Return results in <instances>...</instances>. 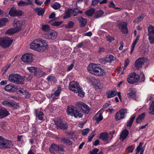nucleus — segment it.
Returning a JSON list of instances; mask_svg holds the SVG:
<instances>
[{
	"label": "nucleus",
	"mask_w": 154,
	"mask_h": 154,
	"mask_svg": "<svg viewBox=\"0 0 154 154\" xmlns=\"http://www.w3.org/2000/svg\"><path fill=\"white\" fill-rule=\"evenodd\" d=\"M48 46L45 40L42 39H38L32 42L30 48L39 52H43L46 49Z\"/></svg>",
	"instance_id": "obj_1"
},
{
	"label": "nucleus",
	"mask_w": 154,
	"mask_h": 154,
	"mask_svg": "<svg viewBox=\"0 0 154 154\" xmlns=\"http://www.w3.org/2000/svg\"><path fill=\"white\" fill-rule=\"evenodd\" d=\"M87 69L90 73L95 75L102 76L105 74L104 70L99 64L91 63L88 65Z\"/></svg>",
	"instance_id": "obj_2"
},
{
	"label": "nucleus",
	"mask_w": 154,
	"mask_h": 154,
	"mask_svg": "<svg viewBox=\"0 0 154 154\" xmlns=\"http://www.w3.org/2000/svg\"><path fill=\"white\" fill-rule=\"evenodd\" d=\"M69 88L72 91L75 93H78L79 96L81 97L84 96L85 93L78 82L75 81L71 82L69 84Z\"/></svg>",
	"instance_id": "obj_3"
},
{
	"label": "nucleus",
	"mask_w": 154,
	"mask_h": 154,
	"mask_svg": "<svg viewBox=\"0 0 154 154\" xmlns=\"http://www.w3.org/2000/svg\"><path fill=\"white\" fill-rule=\"evenodd\" d=\"M67 113L75 118H82L83 115L76 107L71 105L69 106L67 109Z\"/></svg>",
	"instance_id": "obj_4"
},
{
	"label": "nucleus",
	"mask_w": 154,
	"mask_h": 154,
	"mask_svg": "<svg viewBox=\"0 0 154 154\" xmlns=\"http://www.w3.org/2000/svg\"><path fill=\"white\" fill-rule=\"evenodd\" d=\"M13 146L12 141L8 140L2 136H0V149L11 148Z\"/></svg>",
	"instance_id": "obj_5"
},
{
	"label": "nucleus",
	"mask_w": 154,
	"mask_h": 154,
	"mask_svg": "<svg viewBox=\"0 0 154 154\" xmlns=\"http://www.w3.org/2000/svg\"><path fill=\"white\" fill-rule=\"evenodd\" d=\"M13 42V40L8 37L0 38V45L4 48L9 47Z\"/></svg>",
	"instance_id": "obj_6"
},
{
	"label": "nucleus",
	"mask_w": 154,
	"mask_h": 154,
	"mask_svg": "<svg viewBox=\"0 0 154 154\" xmlns=\"http://www.w3.org/2000/svg\"><path fill=\"white\" fill-rule=\"evenodd\" d=\"M140 77L139 75L135 72L131 73L128 75L127 81L130 84H133L139 81Z\"/></svg>",
	"instance_id": "obj_7"
},
{
	"label": "nucleus",
	"mask_w": 154,
	"mask_h": 154,
	"mask_svg": "<svg viewBox=\"0 0 154 154\" xmlns=\"http://www.w3.org/2000/svg\"><path fill=\"white\" fill-rule=\"evenodd\" d=\"M148 39L151 44H154V26L149 25L147 27Z\"/></svg>",
	"instance_id": "obj_8"
},
{
	"label": "nucleus",
	"mask_w": 154,
	"mask_h": 154,
	"mask_svg": "<svg viewBox=\"0 0 154 154\" xmlns=\"http://www.w3.org/2000/svg\"><path fill=\"white\" fill-rule=\"evenodd\" d=\"M127 113V110L126 109H122L116 113L115 116L116 120L118 121L125 118Z\"/></svg>",
	"instance_id": "obj_9"
},
{
	"label": "nucleus",
	"mask_w": 154,
	"mask_h": 154,
	"mask_svg": "<svg viewBox=\"0 0 154 154\" xmlns=\"http://www.w3.org/2000/svg\"><path fill=\"white\" fill-rule=\"evenodd\" d=\"M75 105L85 113L87 114L90 111L89 107L85 103L77 102L76 103Z\"/></svg>",
	"instance_id": "obj_10"
},
{
	"label": "nucleus",
	"mask_w": 154,
	"mask_h": 154,
	"mask_svg": "<svg viewBox=\"0 0 154 154\" xmlns=\"http://www.w3.org/2000/svg\"><path fill=\"white\" fill-rule=\"evenodd\" d=\"M11 8L9 11V14L11 16H21L23 12L21 11L17 10L13 6L10 7Z\"/></svg>",
	"instance_id": "obj_11"
},
{
	"label": "nucleus",
	"mask_w": 154,
	"mask_h": 154,
	"mask_svg": "<svg viewBox=\"0 0 154 154\" xmlns=\"http://www.w3.org/2000/svg\"><path fill=\"white\" fill-rule=\"evenodd\" d=\"M32 55L31 54H25L22 56L21 59L24 63H29L32 61Z\"/></svg>",
	"instance_id": "obj_12"
},
{
	"label": "nucleus",
	"mask_w": 154,
	"mask_h": 154,
	"mask_svg": "<svg viewBox=\"0 0 154 154\" xmlns=\"http://www.w3.org/2000/svg\"><path fill=\"white\" fill-rule=\"evenodd\" d=\"M127 26V23L125 22H120L118 24V27L124 34H126L128 32Z\"/></svg>",
	"instance_id": "obj_13"
},
{
	"label": "nucleus",
	"mask_w": 154,
	"mask_h": 154,
	"mask_svg": "<svg viewBox=\"0 0 154 154\" xmlns=\"http://www.w3.org/2000/svg\"><path fill=\"white\" fill-rule=\"evenodd\" d=\"M55 125H56L58 129L66 130L67 129L68 125L66 123H63L60 120L57 121H54Z\"/></svg>",
	"instance_id": "obj_14"
},
{
	"label": "nucleus",
	"mask_w": 154,
	"mask_h": 154,
	"mask_svg": "<svg viewBox=\"0 0 154 154\" xmlns=\"http://www.w3.org/2000/svg\"><path fill=\"white\" fill-rule=\"evenodd\" d=\"M18 89V87L12 84L7 85L4 88L5 91L9 92H14L16 91Z\"/></svg>",
	"instance_id": "obj_15"
},
{
	"label": "nucleus",
	"mask_w": 154,
	"mask_h": 154,
	"mask_svg": "<svg viewBox=\"0 0 154 154\" xmlns=\"http://www.w3.org/2000/svg\"><path fill=\"white\" fill-rule=\"evenodd\" d=\"M144 58L143 57H139L135 61L134 66L138 70L142 67V66L144 62Z\"/></svg>",
	"instance_id": "obj_16"
},
{
	"label": "nucleus",
	"mask_w": 154,
	"mask_h": 154,
	"mask_svg": "<svg viewBox=\"0 0 154 154\" xmlns=\"http://www.w3.org/2000/svg\"><path fill=\"white\" fill-rule=\"evenodd\" d=\"M117 93L119 99L121 100V93L120 92H118L117 93V91H109L106 94L107 95V97L109 98L114 97L116 95Z\"/></svg>",
	"instance_id": "obj_17"
},
{
	"label": "nucleus",
	"mask_w": 154,
	"mask_h": 154,
	"mask_svg": "<svg viewBox=\"0 0 154 154\" xmlns=\"http://www.w3.org/2000/svg\"><path fill=\"white\" fill-rule=\"evenodd\" d=\"M23 23L20 20H15L13 24L14 28L18 31L21 29Z\"/></svg>",
	"instance_id": "obj_18"
},
{
	"label": "nucleus",
	"mask_w": 154,
	"mask_h": 154,
	"mask_svg": "<svg viewBox=\"0 0 154 154\" xmlns=\"http://www.w3.org/2000/svg\"><path fill=\"white\" fill-rule=\"evenodd\" d=\"M9 114L8 112L5 108H0V119L3 118Z\"/></svg>",
	"instance_id": "obj_19"
},
{
	"label": "nucleus",
	"mask_w": 154,
	"mask_h": 154,
	"mask_svg": "<svg viewBox=\"0 0 154 154\" xmlns=\"http://www.w3.org/2000/svg\"><path fill=\"white\" fill-rule=\"evenodd\" d=\"M78 20L79 23V26L81 27H85L87 23V19L84 18L82 17L78 18Z\"/></svg>",
	"instance_id": "obj_20"
},
{
	"label": "nucleus",
	"mask_w": 154,
	"mask_h": 154,
	"mask_svg": "<svg viewBox=\"0 0 154 154\" xmlns=\"http://www.w3.org/2000/svg\"><path fill=\"white\" fill-rule=\"evenodd\" d=\"M129 133L128 131L126 129L123 130L120 135V140L121 141L124 140L128 136Z\"/></svg>",
	"instance_id": "obj_21"
},
{
	"label": "nucleus",
	"mask_w": 154,
	"mask_h": 154,
	"mask_svg": "<svg viewBox=\"0 0 154 154\" xmlns=\"http://www.w3.org/2000/svg\"><path fill=\"white\" fill-rule=\"evenodd\" d=\"M14 74H12L9 75L8 79L9 81L11 82H14L15 83H21L22 82V81H19L16 80Z\"/></svg>",
	"instance_id": "obj_22"
},
{
	"label": "nucleus",
	"mask_w": 154,
	"mask_h": 154,
	"mask_svg": "<svg viewBox=\"0 0 154 154\" xmlns=\"http://www.w3.org/2000/svg\"><path fill=\"white\" fill-rule=\"evenodd\" d=\"M48 33H49L50 39H54L56 38L57 33L55 31L51 30L50 32H48Z\"/></svg>",
	"instance_id": "obj_23"
},
{
	"label": "nucleus",
	"mask_w": 154,
	"mask_h": 154,
	"mask_svg": "<svg viewBox=\"0 0 154 154\" xmlns=\"http://www.w3.org/2000/svg\"><path fill=\"white\" fill-rule=\"evenodd\" d=\"M99 138L103 141H106L109 138L108 134L106 132L101 133Z\"/></svg>",
	"instance_id": "obj_24"
},
{
	"label": "nucleus",
	"mask_w": 154,
	"mask_h": 154,
	"mask_svg": "<svg viewBox=\"0 0 154 154\" xmlns=\"http://www.w3.org/2000/svg\"><path fill=\"white\" fill-rule=\"evenodd\" d=\"M8 106L13 107L14 109H17L19 107V104L18 103H14V102L9 101Z\"/></svg>",
	"instance_id": "obj_25"
},
{
	"label": "nucleus",
	"mask_w": 154,
	"mask_h": 154,
	"mask_svg": "<svg viewBox=\"0 0 154 154\" xmlns=\"http://www.w3.org/2000/svg\"><path fill=\"white\" fill-rule=\"evenodd\" d=\"M16 80L18 81H22V82L21 83H17V84H23L24 83V79L23 76H21L18 74H14Z\"/></svg>",
	"instance_id": "obj_26"
},
{
	"label": "nucleus",
	"mask_w": 154,
	"mask_h": 154,
	"mask_svg": "<svg viewBox=\"0 0 154 154\" xmlns=\"http://www.w3.org/2000/svg\"><path fill=\"white\" fill-rule=\"evenodd\" d=\"M135 118V116L133 115L131 117L130 119L127 122L126 125L128 127H131L132 126L133 121Z\"/></svg>",
	"instance_id": "obj_27"
},
{
	"label": "nucleus",
	"mask_w": 154,
	"mask_h": 154,
	"mask_svg": "<svg viewBox=\"0 0 154 154\" xmlns=\"http://www.w3.org/2000/svg\"><path fill=\"white\" fill-rule=\"evenodd\" d=\"M35 10L38 16L43 15L45 12L44 10L42 8H37L35 9Z\"/></svg>",
	"instance_id": "obj_28"
},
{
	"label": "nucleus",
	"mask_w": 154,
	"mask_h": 154,
	"mask_svg": "<svg viewBox=\"0 0 154 154\" xmlns=\"http://www.w3.org/2000/svg\"><path fill=\"white\" fill-rule=\"evenodd\" d=\"M145 116V113L144 112L139 115L137 118L136 119V122L137 123H140L141 121L143 120Z\"/></svg>",
	"instance_id": "obj_29"
},
{
	"label": "nucleus",
	"mask_w": 154,
	"mask_h": 154,
	"mask_svg": "<svg viewBox=\"0 0 154 154\" xmlns=\"http://www.w3.org/2000/svg\"><path fill=\"white\" fill-rule=\"evenodd\" d=\"M41 29L43 31L48 33L51 30V29H50V26L48 24L42 25Z\"/></svg>",
	"instance_id": "obj_30"
},
{
	"label": "nucleus",
	"mask_w": 154,
	"mask_h": 154,
	"mask_svg": "<svg viewBox=\"0 0 154 154\" xmlns=\"http://www.w3.org/2000/svg\"><path fill=\"white\" fill-rule=\"evenodd\" d=\"M61 88L60 87H58L57 89L55 91L54 94H52L51 95V97L54 98L55 96L57 97L59 96L61 91Z\"/></svg>",
	"instance_id": "obj_31"
},
{
	"label": "nucleus",
	"mask_w": 154,
	"mask_h": 154,
	"mask_svg": "<svg viewBox=\"0 0 154 154\" xmlns=\"http://www.w3.org/2000/svg\"><path fill=\"white\" fill-rule=\"evenodd\" d=\"M72 12V9H68L65 13L64 16L63 17V19L69 18L70 17V14Z\"/></svg>",
	"instance_id": "obj_32"
},
{
	"label": "nucleus",
	"mask_w": 154,
	"mask_h": 154,
	"mask_svg": "<svg viewBox=\"0 0 154 154\" xmlns=\"http://www.w3.org/2000/svg\"><path fill=\"white\" fill-rule=\"evenodd\" d=\"M95 10L94 8H91L85 12V14L88 16H91L94 13Z\"/></svg>",
	"instance_id": "obj_33"
},
{
	"label": "nucleus",
	"mask_w": 154,
	"mask_h": 154,
	"mask_svg": "<svg viewBox=\"0 0 154 154\" xmlns=\"http://www.w3.org/2000/svg\"><path fill=\"white\" fill-rule=\"evenodd\" d=\"M127 95L128 96L133 98V99H135L136 94L134 91H133L131 89L129 90V92L128 93Z\"/></svg>",
	"instance_id": "obj_34"
},
{
	"label": "nucleus",
	"mask_w": 154,
	"mask_h": 154,
	"mask_svg": "<svg viewBox=\"0 0 154 154\" xmlns=\"http://www.w3.org/2000/svg\"><path fill=\"white\" fill-rule=\"evenodd\" d=\"M149 113L151 115H154V101L151 104L149 109Z\"/></svg>",
	"instance_id": "obj_35"
},
{
	"label": "nucleus",
	"mask_w": 154,
	"mask_h": 154,
	"mask_svg": "<svg viewBox=\"0 0 154 154\" xmlns=\"http://www.w3.org/2000/svg\"><path fill=\"white\" fill-rule=\"evenodd\" d=\"M104 14L103 12L101 10H99L97 11L95 14V17L97 18L102 17Z\"/></svg>",
	"instance_id": "obj_36"
},
{
	"label": "nucleus",
	"mask_w": 154,
	"mask_h": 154,
	"mask_svg": "<svg viewBox=\"0 0 154 154\" xmlns=\"http://www.w3.org/2000/svg\"><path fill=\"white\" fill-rule=\"evenodd\" d=\"M17 31L14 28L8 29L6 32L7 34L12 35L17 32Z\"/></svg>",
	"instance_id": "obj_37"
},
{
	"label": "nucleus",
	"mask_w": 154,
	"mask_h": 154,
	"mask_svg": "<svg viewBox=\"0 0 154 154\" xmlns=\"http://www.w3.org/2000/svg\"><path fill=\"white\" fill-rule=\"evenodd\" d=\"M8 20L6 18L0 19V27L5 25L7 22Z\"/></svg>",
	"instance_id": "obj_38"
},
{
	"label": "nucleus",
	"mask_w": 154,
	"mask_h": 154,
	"mask_svg": "<svg viewBox=\"0 0 154 154\" xmlns=\"http://www.w3.org/2000/svg\"><path fill=\"white\" fill-rule=\"evenodd\" d=\"M30 3H26V2L21 0L18 2V5L20 6H23L29 5V4H30Z\"/></svg>",
	"instance_id": "obj_39"
},
{
	"label": "nucleus",
	"mask_w": 154,
	"mask_h": 154,
	"mask_svg": "<svg viewBox=\"0 0 154 154\" xmlns=\"http://www.w3.org/2000/svg\"><path fill=\"white\" fill-rule=\"evenodd\" d=\"M74 25V23L72 21L69 22L67 24H65L64 26L66 28H72Z\"/></svg>",
	"instance_id": "obj_40"
},
{
	"label": "nucleus",
	"mask_w": 154,
	"mask_h": 154,
	"mask_svg": "<svg viewBox=\"0 0 154 154\" xmlns=\"http://www.w3.org/2000/svg\"><path fill=\"white\" fill-rule=\"evenodd\" d=\"M52 7L55 10H58L60 8V5L58 3L55 2L52 5Z\"/></svg>",
	"instance_id": "obj_41"
},
{
	"label": "nucleus",
	"mask_w": 154,
	"mask_h": 154,
	"mask_svg": "<svg viewBox=\"0 0 154 154\" xmlns=\"http://www.w3.org/2000/svg\"><path fill=\"white\" fill-rule=\"evenodd\" d=\"M144 18V17L143 15H140L139 17H137L136 19H135L134 21V22L135 23H137L142 21L143 19Z\"/></svg>",
	"instance_id": "obj_42"
},
{
	"label": "nucleus",
	"mask_w": 154,
	"mask_h": 154,
	"mask_svg": "<svg viewBox=\"0 0 154 154\" xmlns=\"http://www.w3.org/2000/svg\"><path fill=\"white\" fill-rule=\"evenodd\" d=\"M42 71L38 68H36L34 74L38 76H41L42 75Z\"/></svg>",
	"instance_id": "obj_43"
},
{
	"label": "nucleus",
	"mask_w": 154,
	"mask_h": 154,
	"mask_svg": "<svg viewBox=\"0 0 154 154\" xmlns=\"http://www.w3.org/2000/svg\"><path fill=\"white\" fill-rule=\"evenodd\" d=\"M115 57L111 55H109V57L106 58V61L107 62H110L112 61L115 60Z\"/></svg>",
	"instance_id": "obj_44"
},
{
	"label": "nucleus",
	"mask_w": 154,
	"mask_h": 154,
	"mask_svg": "<svg viewBox=\"0 0 154 154\" xmlns=\"http://www.w3.org/2000/svg\"><path fill=\"white\" fill-rule=\"evenodd\" d=\"M59 146V145L57 144H52L50 148V151L51 152V149H52L56 151H57L58 147Z\"/></svg>",
	"instance_id": "obj_45"
},
{
	"label": "nucleus",
	"mask_w": 154,
	"mask_h": 154,
	"mask_svg": "<svg viewBox=\"0 0 154 154\" xmlns=\"http://www.w3.org/2000/svg\"><path fill=\"white\" fill-rule=\"evenodd\" d=\"M99 114V116L96 118V122L97 124L99 123V122L101 121L103 119V116L101 113H99L97 115Z\"/></svg>",
	"instance_id": "obj_46"
},
{
	"label": "nucleus",
	"mask_w": 154,
	"mask_h": 154,
	"mask_svg": "<svg viewBox=\"0 0 154 154\" xmlns=\"http://www.w3.org/2000/svg\"><path fill=\"white\" fill-rule=\"evenodd\" d=\"M95 133L94 131H93L92 133H91V134L90 136H89L88 137V141L89 142H91L92 138L94 137L95 136Z\"/></svg>",
	"instance_id": "obj_47"
},
{
	"label": "nucleus",
	"mask_w": 154,
	"mask_h": 154,
	"mask_svg": "<svg viewBox=\"0 0 154 154\" xmlns=\"http://www.w3.org/2000/svg\"><path fill=\"white\" fill-rule=\"evenodd\" d=\"M61 140L64 143H66L67 144L70 145L72 144L71 142L69 140L65 138H62Z\"/></svg>",
	"instance_id": "obj_48"
},
{
	"label": "nucleus",
	"mask_w": 154,
	"mask_h": 154,
	"mask_svg": "<svg viewBox=\"0 0 154 154\" xmlns=\"http://www.w3.org/2000/svg\"><path fill=\"white\" fill-rule=\"evenodd\" d=\"M143 144V143L140 142V143L139 145L137 147V151L136 152H137V153L138 154L140 150L142 151L143 150H144L142 148V146Z\"/></svg>",
	"instance_id": "obj_49"
},
{
	"label": "nucleus",
	"mask_w": 154,
	"mask_h": 154,
	"mask_svg": "<svg viewBox=\"0 0 154 154\" xmlns=\"http://www.w3.org/2000/svg\"><path fill=\"white\" fill-rule=\"evenodd\" d=\"M139 37H140V35H139L137 36V37L135 39L134 41L133 42L132 44V45L131 46V48H134V47H135L137 43V42L139 39Z\"/></svg>",
	"instance_id": "obj_50"
},
{
	"label": "nucleus",
	"mask_w": 154,
	"mask_h": 154,
	"mask_svg": "<svg viewBox=\"0 0 154 154\" xmlns=\"http://www.w3.org/2000/svg\"><path fill=\"white\" fill-rule=\"evenodd\" d=\"M139 37H140V35H139L137 36V37L135 39L134 41L133 42L132 44V45L131 46V48H134V47H135L137 43V42L139 39Z\"/></svg>",
	"instance_id": "obj_51"
},
{
	"label": "nucleus",
	"mask_w": 154,
	"mask_h": 154,
	"mask_svg": "<svg viewBox=\"0 0 154 154\" xmlns=\"http://www.w3.org/2000/svg\"><path fill=\"white\" fill-rule=\"evenodd\" d=\"M90 129L88 128H87L84 129L82 131V134L83 136L86 135L89 132Z\"/></svg>",
	"instance_id": "obj_52"
},
{
	"label": "nucleus",
	"mask_w": 154,
	"mask_h": 154,
	"mask_svg": "<svg viewBox=\"0 0 154 154\" xmlns=\"http://www.w3.org/2000/svg\"><path fill=\"white\" fill-rule=\"evenodd\" d=\"M36 69V68L35 67L32 66L28 67L27 68V69L29 70L30 72L32 73L33 72L34 74L35 72Z\"/></svg>",
	"instance_id": "obj_53"
},
{
	"label": "nucleus",
	"mask_w": 154,
	"mask_h": 154,
	"mask_svg": "<svg viewBox=\"0 0 154 154\" xmlns=\"http://www.w3.org/2000/svg\"><path fill=\"white\" fill-rule=\"evenodd\" d=\"M62 23V21H55L52 23V25L53 26H57L60 25Z\"/></svg>",
	"instance_id": "obj_54"
},
{
	"label": "nucleus",
	"mask_w": 154,
	"mask_h": 154,
	"mask_svg": "<svg viewBox=\"0 0 154 154\" xmlns=\"http://www.w3.org/2000/svg\"><path fill=\"white\" fill-rule=\"evenodd\" d=\"M22 89L24 91V95H26L25 97L26 98H29L30 95L29 91L26 90H25L24 88H22Z\"/></svg>",
	"instance_id": "obj_55"
},
{
	"label": "nucleus",
	"mask_w": 154,
	"mask_h": 154,
	"mask_svg": "<svg viewBox=\"0 0 154 154\" xmlns=\"http://www.w3.org/2000/svg\"><path fill=\"white\" fill-rule=\"evenodd\" d=\"M99 149L98 148H95L93 149L92 151H90L91 154H98L97 152L99 151Z\"/></svg>",
	"instance_id": "obj_56"
},
{
	"label": "nucleus",
	"mask_w": 154,
	"mask_h": 154,
	"mask_svg": "<svg viewBox=\"0 0 154 154\" xmlns=\"http://www.w3.org/2000/svg\"><path fill=\"white\" fill-rule=\"evenodd\" d=\"M106 37L107 40L110 42H111L112 41H113L114 39L113 37H112L109 35H106Z\"/></svg>",
	"instance_id": "obj_57"
},
{
	"label": "nucleus",
	"mask_w": 154,
	"mask_h": 154,
	"mask_svg": "<svg viewBox=\"0 0 154 154\" xmlns=\"http://www.w3.org/2000/svg\"><path fill=\"white\" fill-rule=\"evenodd\" d=\"M134 149V147H133L131 146H129L126 149V150H128L129 152H132Z\"/></svg>",
	"instance_id": "obj_58"
},
{
	"label": "nucleus",
	"mask_w": 154,
	"mask_h": 154,
	"mask_svg": "<svg viewBox=\"0 0 154 154\" xmlns=\"http://www.w3.org/2000/svg\"><path fill=\"white\" fill-rule=\"evenodd\" d=\"M43 115V112H40L37 116L38 119L40 120H42L43 119V117H42Z\"/></svg>",
	"instance_id": "obj_59"
},
{
	"label": "nucleus",
	"mask_w": 154,
	"mask_h": 154,
	"mask_svg": "<svg viewBox=\"0 0 154 154\" xmlns=\"http://www.w3.org/2000/svg\"><path fill=\"white\" fill-rule=\"evenodd\" d=\"M78 9L77 8L74 9L72 11V14L74 16H76L77 14Z\"/></svg>",
	"instance_id": "obj_60"
},
{
	"label": "nucleus",
	"mask_w": 154,
	"mask_h": 154,
	"mask_svg": "<svg viewBox=\"0 0 154 154\" xmlns=\"http://www.w3.org/2000/svg\"><path fill=\"white\" fill-rule=\"evenodd\" d=\"M100 0H93L92 1L91 5H95L100 2Z\"/></svg>",
	"instance_id": "obj_61"
},
{
	"label": "nucleus",
	"mask_w": 154,
	"mask_h": 154,
	"mask_svg": "<svg viewBox=\"0 0 154 154\" xmlns=\"http://www.w3.org/2000/svg\"><path fill=\"white\" fill-rule=\"evenodd\" d=\"M129 62V59L128 58L125 61V64L123 67V69H125L128 66Z\"/></svg>",
	"instance_id": "obj_62"
},
{
	"label": "nucleus",
	"mask_w": 154,
	"mask_h": 154,
	"mask_svg": "<svg viewBox=\"0 0 154 154\" xmlns=\"http://www.w3.org/2000/svg\"><path fill=\"white\" fill-rule=\"evenodd\" d=\"M141 76H142L141 77L140 81L142 82H144L145 80V76L143 72H142L141 73Z\"/></svg>",
	"instance_id": "obj_63"
},
{
	"label": "nucleus",
	"mask_w": 154,
	"mask_h": 154,
	"mask_svg": "<svg viewBox=\"0 0 154 154\" xmlns=\"http://www.w3.org/2000/svg\"><path fill=\"white\" fill-rule=\"evenodd\" d=\"M47 79L49 81H54L55 79V77L53 76H50L48 77Z\"/></svg>",
	"instance_id": "obj_64"
}]
</instances>
